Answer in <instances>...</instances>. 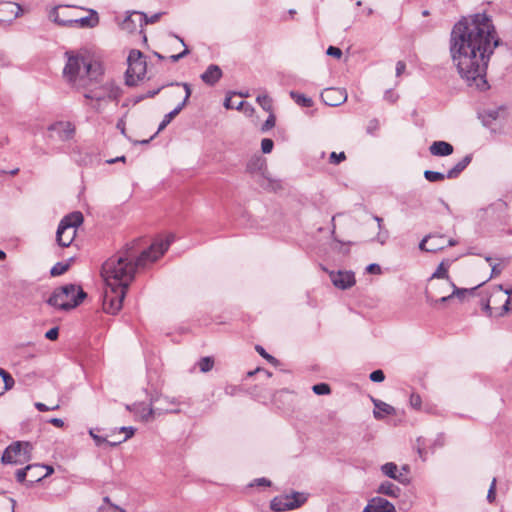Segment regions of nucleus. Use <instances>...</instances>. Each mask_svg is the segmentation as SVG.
<instances>
[{
	"label": "nucleus",
	"instance_id": "f257e3e1",
	"mask_svg": "<svg viewBox=\"0 0 512 512\" xmlns=\"http://www.w3.org/2000/svg\"><path fill=\"white\" fill-rule=\"evenodd\" d=\"M499 45L491 19L477 13L458 21L450 36L449 51L453 65L468 85L485 88L490 56Z\"/></svg>",
	"mask_w": 512,
	"mask_h": 512
},
{
	"label": "nucleus",
	"instance_id": "f03ea898",
	"mask_svg": "<svg viewBox=\"0 0 512 512\" xmlns=\"http://www.w3.org/2000/svg\"><path fill=\"white\" fill-rule=\"evenodd\" d=\"M173 241L174 235L171 234L164 240L155 241L140 254L135 248L138 241H133L104 262L102 276L107 286L103 297L105 312L116 314L120 311L127 289L134 280L137 270L158 260Z\"/></svg>",
	"mask_w": 512,
	"mask_h": 512
},
{
	"label": "nucleus",
	"instance_id": "7ed1b4c3",
	"mask_svg": "<svg viewBox=\"0 0 512 512\" xmlns=\"http://www.w3.org/2000/svg\"><path fill=\"white\" fill-rule=\"evenodd\" d=\"M63 73L64 77L78 88L87 87L101 75L99 65L80 56H69Z\"/></svg>",
	"mask_w": 512,
	"mask_h": 512
},
{
	"label": "nucleus",
	"instance_id": "20e7f679",
	"mask_svg": "<svg viewBox=\"0 0 512 512\" xmlns=\"http://www.w3.org/2000/svg\"><path fill=\"white\" fill-rule=\"evenodd\" d=\"M86 297L81 287L74 284L64 285L56 289L48 299V303L62 310H69L79 305Z\"/></svg>",
	"mask_w": 512,
	"mask_h": 512
},
{
	"label": "nucleus",
	"instance_id": "39448f33",
	"mask_svg": "<svg viewBox=\"0 0 512 512\" xmlns=\"http://www.w3.org/2000/svg\"><path fill=\"white\" fill-rule=\"evenodd\" d=\"M83 222L81 212H73L65 216L59 223L56 232V241L61 247H69L74 241L77 228Z\"/></svg>",
	"mask_w": 512,
	"mask_h": 512
},
{
	"label": "nucleus",
	"instance_id": "423d86ee",
	"mask_svg": "<svg viewBox=\"0 0 512 512\" xmlns=\"http://www.w3.org/2000/svg\"><path fill=\"white\" fill-rule=\"evenodd\" d=\"M33 445L28 441H15L3 452L1 462L3 464L22 465L32 459Z\"/></svg>",
	"mask_w": 512,
	"mask_h": 512
},
{
	"label": "nucleus",
	"instance_id": "0eeeda50",
	"mask_svg": "<svg viewBox=\"0 0 512 512\" xmlns=\"http://www.w3.org/2000/svg\"><path fill=\"white\" fill-rule=\"evenodd\" d=\"M512 305V289H503L502 285H498L490 300L485 306V310L490 316H503L511 310Z\"/></svg>",
	"mask_w": 512,
	"mask_h": 512
},
{
	"label": "nucleus",
	"instance_id": "6e6552de",
	"mask_svg": "<svg viewBox=\"0 0 512 512\" xmlns=\"http://www.w3.org/2000/svg\"><path fill=\"white\" fill-rule=\"evenodd\" d=\"M84 96L87 99L95 101L93 108L99 111L103 103L118 100L121 96V90L114 84L107 83L97 89L89 91Z\"/></svg>",
	"mask_w": 512,
	"mask_h": 512
},
{
	"label": "nucleus",
	"instance_id": "1a4fd4ad",
	"mask_svg": "<svg viewBox=\"0 0 512 512\" xmlns=\"http://www.w3.org/2000/svg\"><path fill=\"white\" fill-rule=\"evenodd\" d=\"M307 500L305 494L294 492L290 495H281L275 497L270 504V507L275 512H283L293 510L300 507Z\"/></svg>",
	"mask_w": 512,
	"mask_h": 512
},
{
	"label": "nucleus",
	"instance_id": "9d476101",
	"mask_svg": "<svg viewBox=\"0 0 512 512\" xmlns=\"http://www.w3.org/2000/svg\"><path fill=\"white\" fill-rule=\"evenodd\" d=\"M80 8L74 6H58L51 10L49 18L60 26L73 27L74 20Z\"/></svg>",
	"mask_w": 512,
	"mask_h": 512
},
{
	"label": "nucleus",
	"instance_id": "9b49d317",
	"mask_svg": "<svg viewBox=\"0 0 512 512\" xmlns=\"http://www.w3.org/2000/svg\"><path fill=\"white\" fill-rule=\"evenodd\" d=\"M247 170L250 173L260 172L262 175V179L259 181V185L264 189L276 190L280 188V183L276 180H271L265 177L264 173L266 170L265 161L261 158H256L250 161L247 165Z\"/></svg>",
	"mask_w": 512,
	"mask_h": 512
},
{
	"label": "nucleus",
	"instance_id": "f8f14e48",
	"mask_svg": "<svg viewBox=\"0 0 512 512\" xmlns=\"http://www.w3.org/2000/svg\"><path fill=\"white\" fill-rule=\"evenodd\" d=\"M126 408L133 412L137 417H139L143 421H148L150 418L153 417V415L158 411L159 413L162 412H169V413H179V409H168V408H156L153 409L152 407L146 406L144 403H137L133 404L132 406L127 405Z\"/></svg>",
	"mask_w": 512,
	"mask_h": 512
},
{
	"label": "nucleus",
	"instance_id": "ddd939ff",
	"mask_svg": "<svg viewBox=\"0 0 512 512\" xmlns=\"http://www.w3.org/2000/svg\"><path fill=\"white\" fill-rule=\"evenodd\" d=\"M321 99L328 106H339L347 100V92L342 88H326L321 93Z\"/></svg>",
	"mask_w": 512,
	"mask_h": 512
},
{
	"label": "nucleus",
	"instance_id": "4468645a",
	"mask_svg": "<svg viewBox=\"0 0 512 512\" xmlns=\"http://www.w3.org/2000/svg\"><path fill=\"white\" fill-rule=\"evenodd\" d=\"M446 239L441 234H430L425 236L419 243V248L422 251L437 252L446 247Z\"/></svg>",
	"mask_w": 512,
	"mask_h": 512
},
{
	"label": "nucleus",
	"instance_id": "2eb2a0df",
	"mask_svg": "<svg viewBox=\"0 0 512 512\" xmlns=\"http://www.w3.org/2000/svg\"><path fill=\"white\" fill-rule=\"evenodd\" d=\"M48 130L61 141H68L75 135V125L69 121H58L50 125Z\"/></svg>",
	"mask_w": 512,
	"mask_h": 512
},
{
	"label": "nucleus",
	"instance_id": "dca6fc26",
	"mask_svg": "<svg viewBox=\"0 0 512 512\" xmlns=\"http://www.w3.org/2000/svg\"><path fill=\"white\" fill-rule=\"evenodd\" d=\"M146 74V61L130 63L126 71V84L134 86Z\"/></svg>",
	"mask_w": 512,
	"mask_h": 512
},
{
	"label": "nucleus",
	"instance_id": "f3484780",
	"mask_svg": "<svg viewBox=\"0 0 512 512\" xmlns=\"http://www.w3.org/2000/svg\"><path fill=\"white\" fill-rule=\"evenodd\" d=\"M22 13L20 5L10 1L0 2V22H11Z\"/></svg>",
	"mask_w": 512,
	"mask_h": 512
},
{
	"label": "nucleus",
	"instance_id": "a211bd4d",
	"mask_svg": "<svg viewBox=\"0 0 512 512\" xmlns=\"http://www.w3.org/2000/svg\"><path fill=\"white\" fill-rule=\"evenodd\" d=\"M330 279L334 286L340 289H348L355 284L354 273L350 271L331 272Z\"/></svg>",
	"mask_w": 512,
	"mask_h": 512
},
{
	"label": "nucleus",
	"instance_id": "6ab92c4d",
	"mask_svg": "<svg viewBox=\"0 0 512 512\" xmlns=\"http://www.w3.org/2000/svg\"><path fill=\"white\" fill-rule=\"evenodd\" d=\"M183 87L185 89V97L184 100L178 104L171 112L166 114L159 124L158 132L164 130L167 125L181 112V110L186 106L190 96H191V89L188 84L184 83Z\"/></svg>",
	"mask_w": 512,
	"mask_h": 512
},
{
	"label": "nucleus",
	"instance_id": "aec40b11",
	"mask_svg": "<svg viewBox=\"0 0 512 512\" xmlns=\"http://www.w3.org/2000/svg\"><path fill=\"white\" fill-rule=\"evenodd\" d=\"M363 512H396L395 507L388 500L375 497L371 499Z\"/></svg>",
	"mask_w": 512,
	"mask_h": 512
},
{
	"label": "nucleus",
	"instance_id": "412c9836",
	"mask_svg": "<svg viewBox=\"0 0 512 512\" xmlns=\"http://www.w3.org/2000/svg\"><path fill=\"white\" fill-rule=\"evenodd\" d=\"M72 22H74V25L73 27H77V28H93V27H96L99 23V16H98V13L93 10V9H90L89 10V15H86V16H79L77 15V17L72 20Z\"/></svg>",
	"mask_w": 512,
	"mask_h": 512
},
{
	"label": "nucleus",
	"instance_id": "4be33fe9",
	"mask_svg": "<svg viewBox=\"0 0 512 512\" xmlns=\"http://www.w3.org/2000/svg\"><path fill=\"white\" fill-rule=\"evenodd\" d=\"M222 77V70L218 65L211 64L201 75V79L208 85H214Z\"/></svg>",
	"mask_w": 512,
	"mask_h": 512
},
{
	"label": "nucleus",
	"instance_id": "5701e85b",
	"mask_svg": "<svg viewBox=\"0 0 512 512\" xmlns=\"http://www.w3.org/2000/svg\"><path fill=\"white\" fill-rule=\"evenodd\" d=\"M375 409L373 415L376 419H383L386 415H394L395 408L381 400L373 399Z\"/></svg>",
	"mask_w": 512,
	"mask_h": 512
},
{
	"label": "nucleus",
	"instance_id": "b1692460",
	"mask_svg": "<svg viewBox=\"0 0 512 512\" xmlns=\"http://www.w3.org/2000/svg\"><path fill=\"white\" fill-rule=\"evenodd\" d=\"M429 151L433 156H448L453 153V146L445 141H434Z\"/></svg>",
	"mask_w": 512,
	"mask_h": 512
},
{
	"label": "nucleus",
	"instance_id": "393cba45",
	"mask_svg": "<svg viewBox=\"0 0 512 512\" xmlns=\"http://www.w3.org/2000/svg\"><path fill=\"white\" fill-rule=\"evenodd\" d=\"M435 279H441V285L447 288L454 287V283L448 277V268L444 265V263H440L436 271L432 274L429 282L434 281Z\"/></svg>",
	"mask_w": 512,
	"mask_h": 512
},
{
	"label": "nucleus",
	"instance_id": "a878e982",
	"mask_svg": "<svg viewBox=\"0 0 512 512\" xmlns=\"http://www.w3.org/2000/svg\"><path fill=\"white\" fill-rule=\"evenodd\" d=\"M471 160V155H466L447 172L446 177L448 179L457 178L460 173L470 164Z\"/></svg>",
	"mask_w": 512,
	"mask_h": 512
},
{
	"label": "nucleus",
	"instance_id": "bb28decb",
	"mask_svg": "<svg viewBox=\"0 0 512 512\" xmlns=\"http://www.w3.org/2000/svg\"><path fill=\"white\" fill-rule=\"evenodd\" d=\"M381 471L385 476H387L389 478L398 480L400 482L403 481L402 477L404 476V474L402 472L398 473V467L393 462H388V463L382 465Z\"/></svg>",
	"mask_w": 512,
	"mask_h": 512
},
{
	"label": "nucleus",
	"instance_id": "cd10ccee",
	"mask_svg": "<svg viewBox=\"0 0 512 512\" xmlns=\"http://www.w3.org/2000/svg\"><path fill=\"white\" fill-rule=\"evenodd\" d=\"M453 290L450 294H447L446 296H442L440 297L439 299H435V302L438 303H444L446 301H448L449 299L453 298V297H457L459 298L460 300L463 299L465 297L466 294L472 292L475 288L471 289V290H468V289H465V288H458L454 285V287H451Z\"/></svg>",
	"mask_w": 512,
	"mask_h": 512
},
{
	"label": "nucleus",
	"instance_id": "c85d7f7f",
	"mask_svg": "<svg viewBox=\"0 0 512 512\" xmlns=\"http://www.w3.org/2000/svg\"><path fill=\"white\" fill-rule=\"evenodd\" d=\"M378 492L390 497H398L400 495V488L392 482L385 481L378 487Z\"/></svg>",
	"mask_w": 512,
	"mask_h": 512
},
{
	"label": "nucleus",
	"instance_id": "c756f323",
	"mask_svg": "<svg viewBox=\"0 0 512 512\" xmlns=\"http://www.w3.org/2000/svg\"><path fill=\"white\" fill-rule=\"evenodd\" d=\"M429 286H430L429 290L426 291L428 300H433L435 297H437L439 295H441V297H442L443 296L442 294H445L450 289L445 286H442L441 282L434 283V281H432V282H429Z\"/></svg>",
	"mask_w": 512,
	"mask_h": 512
},
{
	"label": "nucleus",
	"instance_id": "7c9ffc66",
	"mask_svg": "<svg viewBox=\"0 0 512 512\" xmlns=\"http://www.w3.org/2000/svg\"><path fill=\"white\" fill-rule=\"evenodd\" d=\"M133 15L137 17L138 26L142 28L144 25L156 23L160 19L162 13H155L148 17L145 13L133 11Z\"/></svg>",
	"mask_w": 512,
	"mask_h": 512
},
{
	"label": "nucleus",
	"instance_id": "2f4dec72",
	"mask_svg": "<svg viewBox=\"0 0 512 512\" xmlns=\"http://www.w3.org/2000/svg\"><path fill=\"white\" fill-rule=\"evenodd\" d=\"M14 385V379L4 369L0 368V396Z\"/></svg>",
	"mask_w": 512,
	"mask_h": 512
},
{
	"label": "nucleus",
	"instance_id": "473e14b6",
	"mask_svg": "<svg viewBox=\"0 0 512 512\" xmlns=\"http://www.w3.org/2000/svg\"><path fill=\"white\" fill-rule=\"evenodd\" d=\"M224 106L225 108L227 109H237V110H241V109H244L245 112H253V108L248 105L246 102L244 101H238V102H235L232 100V96H227L225 101H224Z\"/></svg>",
	"mask_w": 512,
	"mask_h": 512
},
{
	"label": "nucleus",
	"instance_id": "72a5a7b5",
	"mask_svg": "<svg viewBox=\"0 0 512 512\" xmlns=\"http://www.w3.org/2000/svg\"><path fill=\"white\" fill-rule=\"evenodd\" d=\"M33 470H43V466L41 464H32L27 465L23 469H19L16 471V479L19 483H23L26 480L27 475H29V472H32Z\"/></svg>",
	"mask_w": 512,
	"mask_h": 512
},
{
	"label": "nucleus",
	"instance_id": "f704fd0d",
	"mask_svg": "<svg viewBox=\"0 0 512 512\" xmlns=\"http://www.w3.org/2000/svg\"><path fill=\"white\" fill-rule=\"evenodd\" d=\"M290 97L300 106L302 107H311L313 101L311 98L305 96L304 94H300L295 91L290 92Z\"/></svg>",
	"mask_w": 512,
	"mask_h": 512
},
{
	"label": "nucleus",
	"instance_id": "c9c22d12",
	"mask_svg": "<svg viewBox=\"0 0 512 512\" xmlns=\"http://www.w3.org/2000/svg\"><path fill=\"white\" fill-rule=\"evenodd\" d=\"M98 512H126L124 509L113 504L109 497H104L102 505L98 508Z\"/></svg>",
	"mask_w": 512,
	"mask_h": 512
},
{
	"label": "nucleus",
	"instance_id": "e433bc0d",
	"mask_svg": "<svg viewBox=\"0 0 512 512\" xmlns=\"http://www.w3.org/2000/svg\"><path fill=\"white\" fill-rule=\"evenodd\" d=\"M138 24L137 17L133 15V12L130 13L122 22V29L132 32L136 29Z\"/></svg>",
	"mask_w": 512,
	"mask_h": 512
},
{
	"label": "nucleus",
	"instance_id": "4c0bfd02",
	"mask_svg": "<svg viewBox=\"0 0 512 512\" xmlns=\"http://www.w3.org/2000/svg\"><path fill=\"white\" fill-rule=\"evenodd\" d=\"M119 431H120V433H122V432L125 433L124 438L121 440H118V441L108 442L111 446H116L122 442L127 441L129 438H131L134 435L135 428L132 426H128V427L124 426V427H121Z\"/></svg>",
	"mask_w": 512,
	"mask_h": 512
},
{
	"label": "nucleus",
	"instance_id": "58836bf2",
	"mask_svg": "<svg viewBox=\"0 0 512 512\" xmlns=\"http://www.w3.org/2000/svg\"><path fill=\"white\" fill-rule=\"evenodd\" d=\"M257 103L267 112H272V99L266 95H259L256 98Z\"/></svg>",
	"mask_w": 512,
	"mask_h": 512
},
{
	"label": "nucleus",
	"instance_id": "ea45409f",
	"mask_svg": "<svg viewBox=\"0 0 512 512\" xmlns=\"http://www.w3.org/2000/svg\"><path fill=\"white\" fill-rule=\"evenodd\" d=\"M198 366L201 372L207 373L213 368L214 360L212 357H203L199 360Z\"/></svg>",
	"mask_w": 512,
	"mask_h": 512
},
{
	"label": "nucleus",
	"instance_id": "a19ab883",
	"mask_svg": "<svg viewBox=\"0 0 512 512\" xmlns=\"http://www.w3.org/2000/svg\"><path fill=\"white\" fill-rule=\"evenodd\" d=\"M424 177L429 182H439L447 178L445 174L431 170H426L424 172Z\"/></svg>",
	"mask_w": 512,
	"mask_h": 512
},
{
	"label": "nucleus",
	"instance_id": "79ce46f5",
	"mask_svg": "<svg viewBox=\"0 0 512 512\" xmlns=\"http://www.w3.org/2000/svg\"><path fill=\"white\" fill-rule=\"evenodd\" d=\"M69 269V263H56L51 269V275L59 276L64 274Z\"/></svg>",
	"mask_w": 512,
	"mask_h": 512
},
{
	"label": "nucleus",
	"instance_id": "37998d69",
	"mask_svg": "<svg viewBox=\"0 0 512 512\" xmlns=\"http://www.w3.org/2000/svg\"><path fill=\"white\" fill-rule=\"evenodd\" d=\"M312 390L317 395H327L331 392L329 385L326 383L315 384Z\"/></svg>",
	"mask_w": 512,
	"mask_h": 512
},
{
	"label": "nucleus",
	"instance_id": "c03bdc74",
	"mask_svg": "<svg viewBox=\"0 0 512 512\" xmlns=\"http://www.w3.org/2000/svg\"><path fill=\"white\" fill-rule=\"evenodd\" d=\"M43 470H46V472L43 475H32V480H29V482L32 484L34 482L41 481L43 478L51 475L54 472V469L52 466L48 465H42Z\"/></svg>",
	"mask_w": 512,
	"mask_h": 512
},
{
	"label": "nucleus",
	"instance_id": "a18cd8bd",
	"mask_svg": "<svg viewBox=\"0 0 512 512\" xmlns=\"http://www.w3.org/2000/svg\"><path fill=\"white\" fill-rule=\"evenodd\" d=\"M142 60H145V58L139 50H131L127 59L128 65L130 63L140 62Z\"/></svg>",
	"mask_w": 512,
	"mask_h": 512
},
{
	"label": "nucleus",
	"instance_id": "49530a36",
	"mask_svg": "<svg viewBox=\"0 0 512 512\" xmlns=\"http://www.w3.org/2000/svg\"><path fill=\"white\" fill-rule=\"evenodd\" d=\"M269 113H270V115L268 116V118L266 119V121L263 123V125L261 127L262 132H266L275 126V122H276L275 116L272 112H269Z\"/></svg>",
	"mask_w": 512,
	"mask_h": 512
},
{
	"label": "nucleus",
	"instance_id": "de8ad7c7",
	"mask_svg": "<svg viewBox=\"0 0 512 512\" xmlns=\"http://www.w3.org/2000/svg\"><path fill=\"white\" fill-rule=\"evenodd\" d=\"M255 349L263 358H265L270 363H272V364H276L277 363L276 358L273 357L272 355L268 354L262 346L257 345L255 347Z\"/></svg>",
	"mask_w": 512,
	"mask_h": 512
},
{
	"label": "nucleus",
	"instance_id": "09e8293b",
	"mask_svg": "<svg viewBox=\"0 0 512 512\" xmlns=\"http://www.w3.org/2000/svg\"><path fill=\"white\" fill-rule=\"evenodd\" d=\"M346 159V155L344 152L336 153L332 152L329 157V161L332 164H339L340 162L344 161Z\"/></svg>",
	"mask_w": 512,
	"mask_h": 512
},
{
	"label": "nucleus",
	"instance_id": "8fccbe9b",
	"mask_svg": "<svg viewBox=\"0 0 512 512\" xmlns=\"http://www.w3.org/2000/svg\"><path fill=\"white\" fill-rule=\"evenodd\" d=\"M496 478H493L491 485L488 490L487 500L489 503H493L496 499Z\"/></svg>",
	"mask_w": 512,
	"mask_h": 512
},
{
	"label": "nucleus",
	"instance_id": "3c124183",
	"mask_svg": "<svg viewBox=\"0 0 512 512\" xmlns=\"http://www.w3.org/2000/svg\"><path fill=\"white\" fill-rule=\"evenodd\" d=\"M273 146H274V143L269 138H264L261 141V150L265 154L270 153L272 151V149H273Z\"/></svg>",
	"mask_w": 512,
	"mask_h": 512
},
{
	"label": "nucleus",
	"instance_id": "603ef678",
	"mask_svg": "<svg viewBox=\"0 0 512 512\" xmlns=\"http://www.w3.org/2000/svg\"><path fill=\"white\" fill-rule=\"evenodd\" d=\"M369 378L373 382H382L385 379V375L382 370L378 369V370L373 371L370 374Z\"/></svg>",
	"mask_w": 512,
	"mask_h": 512
},
{
	"label": "nucleus",
	"instance_id": "864d4df0",
	"mask_svg": "<svg viewBox=\"0 0 512 512\" xmlns=\"http://www.w3.org/2000/svg\"><path fill=\"white\" fill-rule=\"evenodd\" d=\"M326 53H327V55L333 56L336 58H340L342 56L341 49L338 47H335V46H329Z\"/></svg>",
	"mask_w": 512,
	"mask_h": 512
},
{
	"label": "nucleus",
	"instance_id": "5fc2aeb1",
	"mask_svg": "<svg viewBox=\"0 0 512 512\" xmlns=\"http://www.w3.org/2000/svg\"><path fill=\"white\" fill-rule=\"evenodd\" d=\"M421 397L417 394H412L410 397V404L413 408L419 409L421 407Z\"/></svg>",
	"mask_w": 512,
	"mask_h": 512
},
{
	"label": "nucleus",
	"instance_id": "6e6d98bb",
	"mask_svg": "<svg viewBox=\"0 0 512 512\" xmlns=\"http://www.w3.org/2000/svg\"><path fill=\"white\" fill-rule=\"evenodd\" d=\"M59 331L57 327L51 328L45 334V337L51 341H54L58 338Z\"/></svg>",
	"mask_w": 512,
	"mask_h": 512
},
{
	"label": "nucleus",
	"instance_id": "4d7b16f0",
	"mask_svg": "<svg viewBox=\"0 0 512 512\" xmlns=\"http://www.w3.org/2000/svg\"><path fill=\"white\" fill-rule=\"evenodd\" d=\"M379 128V122L377 119H372L369 121L367 126V132L369 134H373Z\"/></svg>",
	"mask_w": 512,
	"mask_h": 512
},
{
	"label": "nucleus",
	"instance_id": "13d9d810",
	"mask_svg": "<svg viewBox=\"0 0 512 512\" xmlns=\"http://www.w3.org/2000/svg\"><path fill=\"white\" fill-rule=\"evenodd\" d=\"M366 271L371 274H380L381 273V267L380 265L376 263L369 264L366 267Z\"/></svg>",
	"mask_w": 512,
	"mask_h": 512
},
{
	"label": "nucleus",
	"instance_id": "bf43d9fd",
	"mask_svg": "<svg viewBox=\"0 0 512 512\" xmlns=\"http://www.w3.org/2000/svg\"><path fill=\"white\" fill-rule=\"evenodd\" d=\"M387 238H388V231L387 230H379L378 235H377V241L383 245V244H385Z\"/></svg>",
	"mask_w": 512,
	"mask_h": 512
},
{
	"label": "nucleus",
	"instance_id": "052dcab7",
	"mask_svg": "<svg viewBox=\"0 0 512 512\" xmlns=\"http://www.w3.org/2000/svg\"><path fill=\"white\" fill-rule=\"evenodd\" d=\"M188 54H189V50L186 48L179 54L171 55L170 59L172 62H177Z\"/></svg>",
	"mask_w": 512,
	"mask_h": 512
},
{
	"label": "nucleus",
	"instance_id": "680f3d73",
	"mask_svg": "<svg viewBox=\"0 0 512 512\" xmlns=\"http://www.w3.org/2000/svg\"><path fill=\"white\" fill-rule=\"evenodd\" d=\"M155 401H162L163 403H170V404H174V405H178L179 402L175 399V398H169V397H162V398H159V399H152L151 402H155Z\"/></svg>",
	"mask_w": 512,
	"mask_h": 512
},
{
	"label": "nucleus",
	"instance_id": "e2e57ef3",
	"mask_svg": "<svg viewBox=\"0 0 512 512\" xmlns=\"http://www.w3.org/2000/svg\"><path fill=\"white\" fill-rule=\"evenodd\" d=\"M385 100L394 103L397 99V96L394 94L392 90H387L384 94Z\"/></svg>",
	"mask_w": 512,
	"mask_h": 512
},
{
	"label": "nucleus",
	"instance_id": "0e129e2a",
	"mask_svg": "<svg viewBox=\"0 0 512 512\" xmlns=\"http://www.w3.org/2000/svg\"><path fill=\"white\" fill-rule=\"evenodd\" d=\"M406 69V64L403 61H398L396 64V75L400 76Z\"/></svg>",
	"mask_w": 512,
	"mask_h": 512
},
{
	"label": "nucleus",
	"instance_id": "69168bd1",
	"mask_svg": "<svg viewBox=\"0 0 512 512\" xmlns=\"http://www.w3.org/2000/svg\"><path fill=\"white\" fill-rule=\"evenodd\" d=\"M35 407H36V408H37V410H39V411H48V410H54V409L58 408V406H55V407L49 408L48 406H46L44 403H41V402H37V403H35Z\"/></svg>",
	"mask_w": 512,
	"mask_h": 512
},
{
	"label": "nucleus",
	"instance_id": "338daca9",
	"mask_svg": "<svg viewBox=\"0 0 512 512\" xmlns=\"http://www.w3.org/2000/svg\"><path fill=\"white\" fill-rule=\"evenodd\" d=\"M444 442H445L444 435L443 434H439L437 436V438L435 439L433 446H434V448L435 447H442L444 445Z\"/></svg>",
	"mask_w": 512,
	"mask_h": 512
},
{
	"label": "nucleus",
	"instance_id": "774afa93",
	"mask_svg": "<svg viewBox=\"0 0 512 512\" xmlns=\"http://www.w3.org/2000/svg\"><path fill=\"white\" fill-rule=\"evenodd\" d=\"M502 272V268L499 264L492 265L491 277H496Z\"/></svg>",
	"mask_w": 512,
	"mask_h": 512
}]
</instances>
